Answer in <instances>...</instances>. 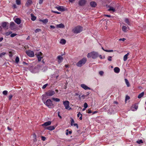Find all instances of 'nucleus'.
Listing matches in <instances>:
<instances>
[{
  "instance_id": "obj_1",
  "label": "nucleus",
  "mask_w": 146,
  "mask_h": 146,
  "mask_svg": "<svg viewBox=\"0 0 146 146\" xmlns=\"http://www.w3.org/2000/svg\"><path fill=\"white\" fill-rule=\"evenodd\" d=\"M99 56L98 52H92L88 53L87 55V57L88 58H92L95 59L97 58Z\"/></svg>"
},
{
  "instance_id": "obj_2",
  "label": "nucleus",
  "mask_w": 146,
  "mask_h": 146,
  "mask_svg": "<svg viewBox=\"0 0 146 146\" xmlns=\"http://www.w3.org/2000/svg\"><path fill=\"white\" fill-rule=\"evenodd\" d=\"M83 30L82 27L77 26L75 27L72 29V32L75 34H78L81 32Z\"/></svg>"
},
{
  "instance_id": "obj_3",
  "label": "nucleus",
  "mask_w": 146,
  "mask_h": 146,
  "mask_svg": "<svg viewBox=\"0 0 146 146\" xmlns=\"http://www.w3.org/2000/svg\"><path fill=\"white\" fill-rule=\"evenodd\" d=\"M44 103L49 108H51L54 107L52 102L50 99L47 100L45 102H44Z\"/></svg>"
},
{
  "instance_id": "obj_4",
  "label": "nucleus",
  "mask_w": 146,
  "mask_h": 146,
  "mask_svg": "<svg viewBox=\"0 0 146 146\" xmlns=\"http://www.w3.org/2000/svg\"><path fill=\"white\" fill-rule=\"evenodd\" d=\"M87 61L86 58H84L82 59L79 61L76 64L77 66L79 67H81Z\"/></svg>"
},
{
  "instance_id": "obj_5",
  "label": "nucleus",
  "mask_w": 146,
  "mask_h": 146,
  "mask_svg": "<svg viewBox=\"0 0 146 146\" xmlns=\"http://www.w3.org/2000/svg\"><path fill=\"white\" fill-rule=\"evenodd\" d=\"M63 104L66 109L70 110L71 109V108H70L69 106L70 102L66 100L63 101Z\"/></svg>"
},
{
  "instance_id": "obj_6",
  "label": "nucleus",
  "mask_w": 146,
  "mask_h": 146,
  "mask_svg": "<svg viewBox=\"0 0 146 146\" xmlns=\"http://www.w3.org/2000/svg\"><path fill=\"white\" fill-rule=\"evenodd\" d=\"M35 55L38 58V61L40 62L41 61V59L42 58V53L41 52H38L35 54Z\"/></svg>"
},
{
  "instance_id": "obj_7",
  "label": "nucleus",
  "mask_w": 146,
  "mask_h": 146,
  "mask_svg": "<svg viewBox=\"0 0 146 146\" xmlns=\"http://www.w3.org/2000/svg\"><path fill=\"white\" fill-rule=\"evenodd\" d=\"M55 93V92L54 91L52 90H49L45 93L46 96H51L54 95Z\"/></svg>"
},
{
  "instance_id": "obj_8",
  "label": "nucleus",
  "mask_w": 146,
  "mask_h": 146,
  "mask_svg": "<svg viewBox=\"0 0 146 146\" xmlns=\"http://www.w3.org/2000/svg\"><path fill=\"white\" fill-rule=\"evenodd\" d=\"M26 54L30 57H33L34 56V52L30 50H27L26 51Z\"/></svg>"
},
{
  "instance_id": "obj_9",
  "label": "nucleus",
  "mask_w": 146,
  "mask_h": 146,
  "mask_svg": "<svg viewBox=\"0 0 146 146\" xmlns=\"http://www.w3.org/2000/svg\"><path fill=\"white\" fill-rule=\"evenodd\" d=\"M86 2V0H80L78 1V4L80 6H83L85 5Z\"/></svg>"
},
{
  "instance_id": "obj_10",
  "label": "nucleus",
  "mask_w": 146,
  "mask_h": 146,
  "mask_svg": "<svg viewBox=\"0 0 146 146\" xmlns=\"http://www.w3.org/2000/svg\"><path fill=\"white\" fill-rule=\"evenodd\" d=\"M10 28L11 30H14L16 29L15 24L13 22H11L10 23Z\"/></svg>"
},
{
  "instance_id": "obj_11",
  "label": "nucleus",
  "mask_w": 146,
  "mask_h": 146,
  "mask_svg": "<svg viewBox=\"0 0 146 146\" xmlns=\"http://www.w3.org/2000/svg\"><path fill=\"white\" fill-rule=\"evenodd\" d=\"M9 23L7 22H3L2 23V26L3 28H6L7 29H8V25L7 26V24H8Z\"/></svg>"
},
{
  "instance_id": "obj_12",
  "label": "nucleus",
  "mask_w": 146,
  "mask_h": 146,
  "mask_svg": "<svg viewBox=\"0 0 146 146\" xmlns=\"http://www.w3.org/2000/svg\"><path fill=\"white\" fill-rule=\"evenodd\" d=\"M56 8L58 10L61 11H64L65 10V9L62 6H59L58 7H56Z\"/></svg>"
},
{
  "instance_id": "obj_13",
  "label": "nucleus",
  "mask_w": 146,
  "mask_h": 146,
  "mask_svg": "<svg viewBox=\"0 0 146 146\" xmlns=\"http://www.w3.org/2000/svg\"><path fill=\"white\" fill-rule=\"evenodd\" d=\"M55 128V127L54 126H50L45 127V129L49 130L52 131L54 130Z\"/></svg>"
},
{
  "instance_id": "obj_14",
  "label": "nucleus",
  "mask_w": 146,
  "mask_h": 146,
  "mask_svg": "<svg viewBox=\"0 0 146 146\" xmlns=\"http://www.w3.org/2000/svg\"><path fill=\"white\" fill-rule=\"evenodd\" d=\"M81 86L82 88H84V89L85 90H88V89H90V88L88 87L86 85L84 84H82L81 85Z\"/></svg>"
},
{
  "instance_id": "obj_15",
  "label": "nucleus",
  "mask_w": 146,
  "mask_h": 146,
  "mask_svg": "<svg viewBox=\"0 0 146 146\" xmlns=\"http://www.w3.org/2000/svg\"><path fill=\"white\" fill-rule=\"evenodd\" d=\"M51 121H48L45 122L42 125V126H47L50 125L51 124Z\"/></svg>"
},
{
  "instance_id": "obj_16",
  "label": "nucleus",
  "mask_w": 146,
  "mask_h": 146,
  "mask_svg": "<svg viewBox=\"0 0 146 146\" xmlns=\"http://www.w3.org/2000/svg\"><path fill=\"white\" fill-rule=\"evenodd\" d=\"M32 3V1L31 0H27V2L25 4V6L27 7L29 6Z\"/></svg>"
},
{
  "instance_id": "obj_17",
  "label": "nucleus",
  "mask_w": 146,
  "mask_h": 146,
  "mask_svg": "<svg viewBox=\"0 0 146 146\" xmlns=\"http://www.w3.org/2000/svg\"><path fill=\"white\" fill-rule=\"evenodd\" d=\"M90 6L93 7H96L97 6L96 3L94 1H92L90 3Z\"/></svg>"
},
{
  "instance_id": "obj_18",
  "label": "nucleus",
  "mask_w": 146,
  "mask_h": 146,
  "mask_svg": "<svg viewBox=\"0 0 146 146\" xmlns=\"http://www.w3.org/2000/svg\"><path fill=\"white\" fill-rule=\"evenodd\" d=\"M56 27L57 28H64L65 27L64 25L62 23H60L58 25H56Z\"/></svg>"
},
{
  "instance_id": "obj_19",
  "label": "nucleus",
  "mask_w": 146,
  "mask_h": 146,
  "mask_svg": "<svg viewBox=\"0 0 146 146\" xmlns=\"http://www.w3.org/2000/svg\"><path fill=\"white\" fill-rule=\"evenodd\" d=\"M15 22L18 25H19L21 23V20L19 18H17L15 20Z\"/></svg>"
},
{
  "instance_id": "obj_20",
  "label": "nucleus",
  "mask_w": 146,
  "mask_h": 146,
  "mask_svg": "<svg viewBox=\"0 0 146 146\" xmlns=\"http://www.w3.org/2000/svg\"><path fill=\"white\" fill-rule=\"evenodd\" d=\"M58 59V62L59 63H61L63 59L62 57L60 56H59L57 57Z\"/></svg>"
},
{
  "instance_id": "obj_21",
  "label": "nucleus",
  "mask_w": 146,
  "mask_h": 146,
  "mask_svg": "<svg viewBox=\"0 0 146 146\" xmlns=\"http://www.w3.org/2000/svg\"><path fill=\"white\" fill-rule=\"evenodd\" d=\"M138 108V106L137 104H135L133 107H132V110L133 111H135L137 110Z\"/></svg>"
},
{
  "instance_id": "obj_22",
  "label": "nucleus",
  "mask_w": 146,
  "mask_h": 146,
  "mask_svg": "<svg viewBox=\"0 0 146 146\" xmlns=\"http://www.w3.org/2000/svg\"><path fill=\"white\" fill-rule=\"evenodd\" d=\"M114 72L116 73H118L120 71V69L118 67H115L114 69Z\"/></svg>"
},
{
  "instance_id": "obj_23",
  "label": "nucleus",
  "mask_w": 146,
  "mask_h": 146,
  "mask_svg": "<svg viewBox=\"0 0 146 146\" xmlns=\"http://www.w3.org/2000/svg\"><path fill=\"white\" fill-rule=\"evenodd\" d=\"M39 21L44 24L46 23L48 21V20L47 19H40Z\"/></svg>"
},
{
  "instance_id": "obj_24",
  "label": "nucleus",
  "mask_w": 146,
  "mask_h": 146,
  "mask_svg": "<svg viewBox=\"0 0 146 146\" xmlns=\"http://www.w3.org/2000/svg\"><path fill=\"white\" fill-rule=\"evenodd\" d=\"M60 42L62 44H64L66 43V40L64 39H62L60 40Z\"/></svg>"
},
{
  "instance_id": "obj_25",
  "label": "nucleus",
  "mask_w": 146,
  "mask_h": 146,
  "mask_svg": "<svg viewBox=\"0 0 146 146\" xmlns=\"http://www.w3.org/2000/svg\"><path fill=\"white\" fill-rule=\"evenodd\" d=\"M129 54V53H127L123 57V60L124 61H126L127 59V56Z\"/></svg>"
},
{
  "instance_id": "obj_26",
  "label": "nucleus",
  "mask_w": 146,
  "mask_h": 146,
  "mask_svg": "<svg viewBox=\"0 0 146 146\" xmlns=\"http://www.w3.org/2000/svg\"><path fill=\"white\" fill-rule=\"evenodd\" d=\"M127 27L125 26H123L122 28V31L125 33L127 32Z\"/></svg>"
},
{
  "instance_id": "obj_27",
  "label": "nucleus",
  "mask_w": 146,
  "mask_h": 146,
  "mask_svg": "<svg viewBox=\"0 0 146 146\" xmlns=\"http://www.w3.org/2000/svg\"><path fill=\"white\" fill-rule=\"evenodd\" d=\"M144 95V92H143L141 93L140 94H139L138 96V98H140L142 97H143Z\"/></svg>"
},
{
  "instance_id": "obj_28",
  "label": "nucleus",
  "mask_w": 146,
  "mask_h": 146,
  "mask_svg": "<svg viewBox=\"0 0 146 146\" xmlns=\"http://www.w3.org/2000/svg\"><path fill=\"white\" fill-rule=\"evenodd\" d=\"M108 10L109 11H112L113 12L115 11V9L113 7L110 6L109 7V9H108Z\"/></svg>"
},
{
  "instance_id": "obj_29",
  "label": "nucleus",
  "mask_w": 146,
  "mask_h": 146,
  "mask_svg": "<svg viewBox=\"0 0 146 146\" xmlns=\"http://www.w3.org/2000/svg\"><path fill=\"white\" fill-rule=\"evenodd\" d=\"M125 22L127 23V24L129 25H130V23L129 21V19L127 18H126L125 19Z\"/></svg>"
},
{
  "instance_id": "obj_30",
  "label": "nucleus",
  "mask_w": 146,
  "mask_h": 146,
  "mask_svg": "<svg viewBox=\"0 0 146 146\" xmlns=\"http://www.w3.org/2000/svg\"><path fill=\"white\" fill-rule=\"evenodd\" d=\"M125 82L127 86V87H129L130 86V84L129 82V81H128V80L126 79H125Z\"/></svg>"
},
{
  "instance_id": "obj_31",
  "label": "nucleus",
  "mask_w": 146,
  "mask_h": 146,
  "mask_svg": "<svg viewBox=\"0 0 146 146\" xmlns=\"http://www.w3.org/2000/svg\"><path fill=\"white\" fill-rule=\"evenodd\" d=\"M52 100L56 102H59L60 101V99L58 98H52Z\"/></svg>"
},
{
  "instance_id": "obj_32",
  "label": "nucleus",
  "mask_w": 146,
  "mask_h": 146,
  "mask_svg": "<svg viewBox=\"0 0 146 146\" xmlns=\"http://www.w3.org/2000/svg\"><path fill=\"white\" fill-rule=\"evenodd\" d=\"M77 116L78 117H79V119H82V114L80 113V112H79L78 113L77 115Z\"/></svg>"
},
{
  "instance_id": "obj_33",
  "label": "nucleus",
  "mask_w": 146,
  "mask_h": 146,
  "mask_svg": "<svg viewBox=\"0 0 146 146\" xmlns=\"http://www.w3.org/2000/svg\"><path fill=\"white\" fill-rule=\"evenodd\" d=\"M102 49L103 50H104V51H105L106 52H113V50H105L102 47Z\"/></svg>"
},
{
  "instance_id": "obj_34",
  "label": "nucleus",
  "mask_w": 146,
  "mask_h": 146,
  "mask_svg": "<svg viewBox=\"0 0 146 146\" xmlns=\"http://www.w3.org/2000/svg\"><path fill=\"white\" fill-rule=\"evenodd\" d=\"M31 20L33 21H34L36 19V17L34 16L33 15H31Z\"/></svg>"
},
{
  "instance_id": "obj_35",
  "label": "nucleus",
  "mask_w": 146,
  "mask_h": 146,
  "mask_svg": "<svg viewBox=\"0 0 146 146\" xmlns=\"http://www.w3.org/2000/svg\"><path fill=\"white\" fill-rule=\"evenodd\" d=\"M16 3L18 5H20L21 4V0H16Z\"/></svg>"
},
{
  "instance_id": "obj_36",
  "label": "nucleus",
  "mask_w": 146,
  "mask_h": 146,
  "mask_svg": "<svg viewBox=\"0 0 146 146\" xmlns=\"http://www.w3.org/2000/svg\"><path fill=\"white\" fill-rule=\"evenodd\" d=\"M15 62L17 63H18V62H19V58L18 56L16 57L15 58Z\"/></svg>"
},
{
  "instance_id": "obj_37",
  "label": "nucleus",
  "mask_w": 146,
  "mask_h": 146,
  "mask_svg": "<svg viewBox=\"0 0 146 146\" xmlns=\"http://www.w3.org/2000/svg\"><path fill=\"white\" fill-rule=\"evenodd\" d=\"M12 33V32L11 31H10L9 32H7L5 33V35L6 36H8L9 35H10Z\"/></svg>"
},
{
  "instance_id": "obj_38",
  "label": "nucleus",
  "mask_w": 146,
  "mask_h": 146,
  "mask_svg": "<svg viewBox=\"0 0 146 146\" xmlns=\"http://www.w3.org/2000/svg\"><path fill=\"white\" fill-rule=\"evenodd\" d=\"M41 31V29H36V30H35V31L36 33H37L39 32H40Z\"/></svg>"
},
{
  "instance_id": "obj_39",
  "label": "nucleus",
  "mask_w": 146,
  "mask_h": 146,
  "mask_svg": "<svg viewBox=\"0 0 146 146\" xmlns=\"http://www.w3.org/2000/svg\"><path fill=\"white\" fill-rule=\"evenodd\" d=\"M130 98L129 96H128L127 95L125 97V101H126L127 100H129L130 99Z\"/></svg>"
},
{
  "instance_id": "obj_40",
  "label": "nucleus",
  "mask_w": 146,
  "mask_h": 146,
  "mask_svg": "<svg viewBox=\"0 0 146 146\" xmlns=\"http://www.w3.org/2000/svg\"><path fill=\"white\" fill-rule=\"evenodd\" d=\"M137 143L138 144H141V143H143V141L141 139L137 141Z\"/></svg>"
},
{
  "instance_id": "obj_41",
  "label": "nucleus",
  "mask_w": 146,
  "mask_h": 146,
  "mask_svg": "<svg viewBox=\"0 0 146 146\" xmlns=\"http://www.w3.org/2000/svg\"><path fill=\"white\" fill-rule=\"evenodd\" d=\"M84 109H86L88 107V104L86 103H85L84 105Z\"/></svg>"
},
{
  "instance_id": "obj_42",
  "label": "nucleus",
  "mask_w": 146,
  "mask_h": 146,
  "mask_svg": "<svg viewBox=\"0 0 146 146\" xmlns=\"http://www.w3.org/2000/svg\"><path fill=\"white\" fill-rule=\"evenodd\" d=\"M17 35V34L16 33H12L11 35V37H13Z\"/></svg>"
},
{
  "instance_id": "obj_43",
  "label": "nucleus",
  "mask_w": 146,
  "mask_h": 146,
  "mask_svg": "<svg viewBox=\"0 0 146 146\" xmlns=\"http://www.w3.org/2000/svg\"><path fill=\"white\" fill-rule=\"evenodd\" d=\"M88 94H87V95H82L81 96V97L83 99H84L85 97H86V96H88V95H89V92H88Z\"/></svg>"
},
{
  "instance_id": "obj_44",
  "label": "nucleus",
  "mask_w": 146,
  "mask_h": 146,
  "mask_svg": "<svg viewBox=\"0 0 146 146\" xmlns=\"http://www.w3.org/2000/svg\"><path fill=\"white\" fill-rule=\"evenodd\" d=\"M8 92L6 90H5L3 91V94L4 95H6L7 94Z\"/></svg>"
},
{
  "instance_id": "obj_45",
  "label": "nucleus",
  "mask_w": 146,
  "mask_h": 146,
  "mask_svg": "<svg viewBox=\"0 0 146 146\" xmlns=\"http://www.w3.org/2000/svg\"><path fill=\"white\" fill-rule=\"evenodd\" d=\"M112 57L111 56H109L108 58V60L109 61H111V58Z\"/></svg>"
},
{
  "instance_id": "obj_46",
  "label": "nucleus",
  "mask_w": 146,
  "mask_h": 146,
  "mask_svg": "<svg viewBox=\"0 0 146 146\" xmlns=\"http://www.w3.org/2000/svg\"><path fill=\"white\" fill-rule=\"evenodd\" d=\"M6 54V53L5 52H3L0 54V58L2 57V56L5 55Z\"/></svg>"
},
{
  "instance_id": "obj_47",
  "label": "nucleus",
  "mask_w": 146,
  "mask_h": 146,
  "mask_svg": "<svg viewBox=\"0 0 146 146\" xmlns=\"http://www.w3.org/2000/svg\"><path fill=\"white\" fill-rule=\"evenodd\" d=\"M48 85V84H46L44 85L42 87V88L43 89H45L46 87Z\"/></svg>"
},
{
  "instance_id": "obj_48",
  "label": "nucleus",
  "mask_w": 146,
  "mask_h": 146,
  "mask_svg": "<svg viewBox=\"0 0 146 146\" xmlns=\"http://www.w3.org/2000/svg\"><path fill=\"white\" fill-rule=\"evenodd\" d=\"M74 120L73 119H72L71 121V126H73V124H74Z\"/></svg>"
},
{
  "instance_id": "obj_49",
  "label": "nucleus",
  "mask_w": 146,
  "mask_h": 146,
  "mask_svg": "<svg viewBox=\"0 0 146 146\" xmlns=\"http://www.w3.org/2000/svg\"><path fill=\"white\" fill-rule=\"evenodd\" d=\"M41 139L43 141H44L46 140V137L44 136H42L41 137Z\"/></svg>"
},
{
  "instance_id": "obj_50",
  "label": "nucleus",
  "mask_w": 146,
  "mask_h": 146,
  "mask_svg": "<svg viewBox=\"0 0 146 146\" xmlns=\"http://www.w3.org/2000/svg\"><path fill=\"white\" fill-rule=\"evenodd\" d=\"M104 73V72L103 71H100L99 72V74L101 76Z\"/></svg>"
},
{
  "instance_id": "obj_51",
  "label": "nucleus",
  "mask_w": 146,
  "mask_h": 146,
  "mask_svg": "<svg viewBox=\"0 0 146 146\" xmlns=\"http://www.w3.org/2000/svg\"><path fill=\"white\" fill-rule=\"evenodd\" d=\"M126 40V39L125 38H120L119 39V41H124L125 40Z\"/></svg>"
},
{
  "instance_id": "obj_52",
  "label": "nucleus",
  "mask_w": 146,
  "mask_h": 146,
  "mask_svg": "<svg viewBox=\"0 0 146 146\" xmlns=\"http://www.w3.org/2000/svg\"><path fill=\"white\" fill-rule=\"evenodd\" d=\"M73 125H74V126H76L77 128H78V126L77 124V123H74L73 124Z\"/></svg>"
},
{
  "instance_id": "obj_53",
  "label": "nucleus",
  "mask_w": 146,
  "mask_h": 146,
  "mask_svg": "<svg viewBox=\"0 0 146 146\" xmlns=\"http://www.w3.org/2000/svg\"><path fill=\"white\" fill-rule=\"evenodd\" d=\"M12 97H13V96L12 95H9V100H11Z\"/></svg>"
},
{
  "instance_id": "obj_54",
  "label": "nucleus",
  "mask_w": 146,
  "mask_h": 146,
  "mask_svg": "<svg viewBox=\"0 0 146 146\" xmlns=\"http://www.w3.org/2000/svg\"><path fill=\"white\" fill-rule=\"evenodd\" d=\"M52 11V12H53V13H57V14H59L60 13L59 12H58V11Z\"/></svg>"
},
{
  "instance_id": "obj_55",
  "label": "nucleus",
  "mask_w": 146,
  "mask_h": 146,
  "mask_svg": "<svg viewBox=\"0 0 146 146\" xmlns=\"http://www.w3.org/2000/svg\"><path fill=\"white\" fill-rule=\"evenodd\" d=\"M43 1V0H39V3L40 4H41Z\"/></svg>"
},
{
  "instance_id": "obj_56",
  "label": "nucleus",
  "mask_w": 146,
  "mask_h": 146,
  "mask_svg": "<svg viewBox=\"0 0 146 146\" xmlns=\"http://www.w3.org/2000/svg\"><path fill=\"white\" fill-rule=\"evenodd\" d=\"M87 112L89 113H92V111L90 109H89L87 111Z\"/></svg>"
},
{
  "instance_id": "obj_57",
  "label": "nucleus",
  "mask_w": 146,
  "mask_h": 146,
  "mask_svg": "<svg viewBox=\"0 0 146 146\" xmlns=\"http://www.w3.org/2000/svg\"><path fill=\"white\" fill-rule=\"evenodd\" d=\"M99 57H100V59H103V58H105V57H104V58H103V57H102V56L101 55H99Z\"/></svg>"
},
{
  "instance_id": "obj_58",
  "label": "nucleus",
  "mask_w": 146,
  "mask_h": 146,
  "mask_svg": "<svg viewBox=\"0 0 146 146\" xmlns=\"http://www.w3.org/2000/svg\"><path fill=\"white\" fill-rule=\"evenodd\" d=\"M50 27L51 28H52V29H54L55 28V27L53 25H50Z\"/></svg>"
},
{
  "instance_id": "obj_59",
  "label": "nucleus",
  "mask_w": 146,
  "mask_h": 146,
  "mask_svg": "<svg viewBox=\"0 0 146 146\" xmlns=\"http://www.w3.org/2000/svg\"><path fill=\"white\" fill-rule=\"evenodd\" d=\"M13 7L14 8H17V6L15 4H14L13 5Z\"/></svg>"
},
{
  "instance_id": "obj_60",
  "label": "nucleus",
  "mask_w": 146,
  "mask_h": 146,
  "mask_svg": "<svg viewBox=\"0 0 146 146\" xmlns=\"http://www.w3.org/2000/svg\"><path fill=\"white\" fill-rule=\"evenodd\" d=\"M65 67L66 68L69 67V66L67 64H65Z\"/></svg>"
},
{
  "instance_id": "obj_61",
  "label": "nucleus",
  "mask_w": 146,
  "mask_h": 146,
  "mask_svg": "<svg viewBox=\"0 0 146 146\" xmlns=\"http://www.w3.org/2000/svg\"><path fill=\"white\" fill-rule=\"evenodd\" d=\"M82 98L81 97V96L80 95H79L78 96V98H79V99L80 100H81V98Z\"/></svg>"
},
{
  "instance_id": "obj_62",
  "label": "nucleus",
  "mask_w": 146,
  "mask_h": 146,
  "mask_svg": "<svg viewBox=\"0 0 146 146\" xmlns=\"http://www.w3.org/2000/svg\"><path fill=\"white\" fill-rule=\"evenodd\" d=\"M3 39V37L0 38V42H1Z\"/></svg>"
},
{
  "instance_id": "obj_63",
  "label": "nucleus",
  "mask_w": 146,
  "mask_h": 146,
  "mask_svg": "<svg viewBox=\"0 0 146 146\" xmlns=\"http://www.w3.org/2000/svg\"><path fill=\"white\" fill-rule=\"evenodd\" d=\"M7 128L9 130L11 131V128H10L9 127H8Z\"/></svg>"
},
{
  "instance_id": "obj_64",
  "label": "nucleus",
  "mask_w": 146,
  "mask_h": 146,
  "mask_svg": "<svg viewBox=\"0 0 146 146\" xmlns=\"http://www.w3.org/2000/svg\"><path fill=\"white\" fill-rule=\"evenodd\" d=\"M105 16L106 17H111V16L110 15H105Z\"/></svg>"
}]
</instances>
